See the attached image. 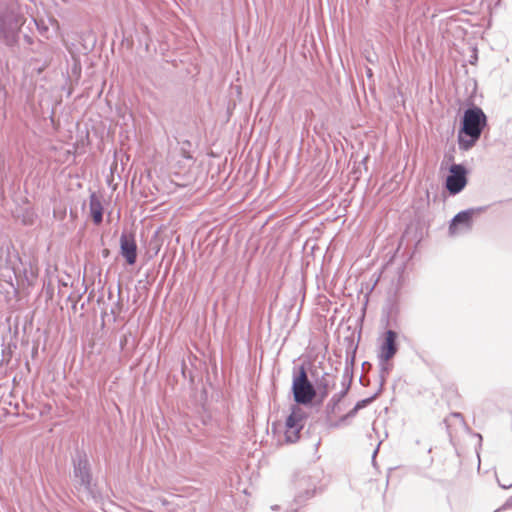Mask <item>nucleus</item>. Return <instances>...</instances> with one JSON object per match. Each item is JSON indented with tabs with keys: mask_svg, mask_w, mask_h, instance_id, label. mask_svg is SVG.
Wrapping results in <instances>:
<instances>
[{
	"mask_svg": "<svg viewBox=\"0 0 512 512\" xmlns=\"http://www.w3.org/2000/svg\"><path fill=\"white\" fill-rule=\"evenodd\" d=\"M35 23H36L37 29L39 30L40 33H43L48 30L47 26H45L44 23H38V22H35Z\"/></svg>",
	"mask_w": 512,
	"mask_h": 512,
	"instance_id": "b1692460",
	"label": "nucleus"
},
{
	"mask_svg": "<svg viewBox=\"0 0 512 512\" xmlns=\"http://www.w3.org/2000/svg\"><path fill=\"white\" fill-rule=\"evenodd\" d=\"M349 419V417H346V414L341 416L339 421L335 424H332L331 427H338L339 425L343 424L344 422H346L347 420Z\"/></svg>",
	"mask_w": 512,
	"mask_h": 512,
	"instance_id": "5701e85b",
	"label": "nucleus"
},
{
	"mask_svg": "<svg viewBox=\"0 0 512 512\" xmlns=\"http://www.w3.org/2000/svg\"><path fill=\"white\" fill-rule=\"evenodd\" d=\"M306 418L307 414L302 408L296 405L292 406L291 413L285 421V440L287 443H295L299 440Z\"/></svg>",
	"mask_w": 512,
	"mask_h": 512,
	"instance_id": "39448f33",
	"label": "nucleus"
},
{
	"mask_svg": "<svg viewBox=\"0 0 512 512\" xmlns=\"http://www.w3.org/2000/svg\"><path fill=\"white\" fill-rule=\"evenodd\" d=\"M379 365H380V374H379V377H380V385H379V388H381V390L383 389V386L386 382V378L391 370V366L388 364V362H379Z\"/></svg>",
	"mask_w": 512,
	"mask_h": 512,
	"instance_id": "a211bd4d",
	"label": "nucleus"
},
{
	"mask_svg": "<svg viewBox=\"0 0 512 512\" xmlns=\"http://www.w3.org/2000/svg\"><path fill=\"white\" fill-rule=\"evenodd\" d=\"M406 281V263L401 262L396 266V276L391 280L390 292L392 293L395 299L399 298L401 289L405 286Z\"/></svg>",
	"mask_w": 512,
	"mask_h": 512,
	"instance_id": "f8f14e48",
	"label": "nucleus"
},
{
	"mask_svg": "<svg viewBox=\"0 0 512 512\" xmlns=\"http://www.w3.org/2000/svg\"><path fill=\"white\" fill-rule=\"evenodd\" d=\"M476 0H450V22L460 20L459 15L472 14Z\"/></svg>",
	"mask_w": 512,
	"mask_h": 512,
	"instance_id": "9b49d317",
	"label": "nucleus"
},
{
	"mask_svg": "<svg viewBox=\"0 0 512 512\" xmlns=\"http://www.w3.org/2000/svg\"><path fill=\"white\" fill-rule=\"evenodd\" d=\"M440 175L442 180L443 196L445 197L448 192V154L444 153L443 160L441 162Z\"/></svg>",
	"mask_w": 512,
	"mask_h": 512,
	"instance_id": "f3484780",
	"label": "nucleus"
},
{
	"mask_svg": "<svg viewBox=\"0 0 512 512\" xmlns=\"http://www.w3.org/2000/svg\"><path fill=\"white\" fill-rule=\"evenodd\" d=\"M485 207L469 208L458 212L450 219V236L471 231L475 215L485 211Z\"/></svg>",
	"mask_w": 512,
	"mask_h": 512,
	"instance_id": "423d86ee",
	"label": "nucleus"
},
{
	"mask_svg": "<svg viewBox=\"0 0 512 512\" xmlns=\"http://www.w3.org/2000/svg\"><path fill=\"white\" fill-rule=\"evenodd\" d=\"M24 24L23 17L13 11L6 10L0 15V39L9 46L14 47L19 41V32Z\"/></svg>",
	"mask_w": 512,
	"mask_h": 512,
	"instance_id": "20e7f679",
	"label": "nucleus"
},
{
	"mask_svg": "<svg viewBox=\"0 0 512 512\" xmlns=\"http://www.w3.org/2000/svg\"><path fill=\"white\" fill-rule=\"evenodd\" d=\"M291 512H296V510H292Z\"/></svg>",
	"mask_w": 512,
	"mask_h": 512,
	"instance_id": "2f4dec72",
	"label": "nucleus"
},
{
	"mask_svg": "<svg viewBox=\"0 0 512 512\" xmlns=\"http://www.w3.org/2000/svg\"><path fill=\"white\" fill-rule=\"evenodd\" d=\"M345 376H349V382L347 383V388H343L340 392L334 394L328 403L325 406V413L327 418H330L332 415L336 414L340 411V403L343 398L347 395L350 389V383L352 381V373L349 371L348 367L345 369Z\"/></svg>",
	"mask_w": 512,
	"mask_h": 512,
	"instance_id": "9d476101",
	"label": "nucleus"
},
{
	"mask_svg": "<svg viewBox=\"0 0 512 512\" xmlns=\"http://www.w3.org/2000/svg\"><path fill=\"white\" fill-rule=\"evenodd\" d=\"M71 481L81 501L98 502L102 496L97 482L93 479L91 464L85 451L77 450L72 457Z\"/></svg>",
	"mask_w": 512,
	"mask_h": 512,
	"instance_id": "f03ea898",
	"label": "nucleus"
},
{
	"mask_svg": "<svg viewBox=\"0 0 512 512\" xmlns=\"http://www.w3.org/2000/svg\"><path fill=\"white\" fill-rule=\"evenodd\" d=\"M120 254L128 265H134L137 261L138 248L133 234L123 232L120 236Z\"/></svg>",
	"mask_w": 512,
	"mask_h": 512,
	"instance_id": "1a4fd4ad",
	"label": "nucleus"
},
{
	"mask_svg": "<svg viewBox=\"0 0 512 512\" xmlns=\"http://www.w3.org/2000/svg\"><path fill=\"white\" fill-rule=\"evenodd\" d=\"M72 309L74 312L77 310V301H74V303L72 304Z\"/></svg>",
	"mask_w": 512,
	"mask_h": 512,
	"instance_id": "bb28decb",
	"label": "nucleus"
},
{
	"mask_svg": "<svg viewBox=\"0 0 512 512\" xmlns=\"http://www.w3.org/2000/svg\"><path fill=\"white\" fill-rule=\"evenodd\" d=\"M378 449H379V448L377 447V448L374 450V452H373V457H375L376 453L378 452Z\"/></svg>",
	"mask_w": 512,
	"mask_h": 512,
	"instance_id": "c85d7f7f",
	"label": "nucleus"
},
{
	"mask_svg": "<svg viewBox=\"0 0 512 512\" xmlns=\"http://www.w3.org/2000/svg\"><path fill=\"white\" fill-rule=\"evenodd\" d=\"M330 378V375L325 373V375L316 384L318 396L317 403L319 404L328 396L330 387L335 385L334 380L331 381Z\"/></svg>",
	"mask_w": 512,
	"mask_h": 512,
	"instance_id": "2eb2a0df",
	"label": "nucleus"
},
{
	"mask_svg": "<svg viewBox=\"0 0 512 512\" xmlns=\"http://www.w3.org/2000/svg\"><path fill=\"white\" fill-rule=\"evenodd\" d=\"M298 486L299 487H304V490L303 491H299L295 495L294 501L297 504H302L306 500H308V499H310V498H312L314 496L315 490H316V483L314 481H311L310 477H308V478H306V477L301 478L298 481Z\"/></svg>",
	"mask_w": 512,
	"mask_h": 512,
	"instance_id": "ddd939ff",
	"label": "nucleus"
},
{
	"mask_svg": "<svg viewBox=\"0 0 512 512\" xmlns=\"http://www.w3.org/2000/svg\"><path fill=\"white\" fill-rule=\"evenodd\" d=\"M477 82L473 78H466L462 86H455L457 102L464 105L459 120L457 143L461 151L471 150L480 140L482 133L488 128V117L483 109L475 104Z\"/></svg>",
	"mask_w": 512,
	"mask_h": 512,
	"instance_id": "f257e3e1",
	"label": "nucleus"
},
{
	"mask_svg": "<svg viewBox=\"0 0 512 512\" xmlns=\"http://www.w3.org/2000/svg\"><path fill=\"white\" fill-rule=\"evenodd\" d=\"M450 154V196L462 192L468 184L469 169L463 163H452Z\"/></svg>",
	"mask_w": 512,
	"mask_h": 512,
	"instance_id": "0eeeda50",
	"label": "nucleus"
},
{
	"mask_svg": "<svg viewBox=\"0 0 512 512\" xmlns=\"http://www.w3.org/2000/svg\"><path fill=\"white\" fill-rule=\"evenodd\" d=\"M89 211L94 224H101L104 209L99 196L95 192H92L89 196Z\"/></svg>",
	"mask_w": 512,
	"mask_h": 512,
	"instance_id": "4468645a",
	"label": "nucleus"
},
{
	"mask_svg": "<svg viewBox=\"0 0 512 512\" xmlns=\"http://www.w3.org/2000/svg\"><path fill=\"white\" fill-rule=\"evenodd\" d=\"M183 144L190 145V142L189 141H185Z\"/></svg>",
	"mask_w": 512,
	"mask_h": 512,
	"instance_id": "7c9ffc66",
	"label": "nucleus"
},
{
	"mask_svg": "<svg viewBox=\"0 0 512 512\" xmlns=\"http://www.w3.org/2000/svg\"><path fill=\"white\" fill-rule=\"evenodd\" d=\"M359 409H357L356 406H354L348 413H346V417L353 418L358 413Z\"/></svg>",
	"mask_w": 512,
	"mask_h": 512,
	"instance_id": "4be33fe9",
	"label": "nucleus"
},
{
	"mask_svg": "<svg viewBox=\"0 0 512 512\" xmlns=\"http://www.w3.org/2000/svg\"><path fill=\"white\" fill-rule=\"evenodd\" d=\"M46 65H47V63H45L42 67L37 68L39 74L43 71V69L46 67Z\"/></svg>",
	"mask_w": 512,
	"mask_h": 512,
	"instance_id": "a878e982",
	"label": "nucleus"
},
{
	"mask_svg": "<svg viewBox=\"0 0 512 512\" xmlns=\"http://www.w3.org/2000/svg\"><path fill=\"white\" fill-rule=\"evenodd\" d=\"M443 423H444V424L446 425V427L448 428V418H447V417H445V418L443 419Z\"/></svg>",
	"mask_w": 512,
	"mask_h": 512,
	"instance_id": "cd10ccee",
	"label": "nucleus"
},
{
	"mask_svg": "<svg viewBox=\"0 0 512 512\" xmlns=\"http://www.w3.org/2000/svg\"><path fill=\"white\" fill-rule=\"evenodd\" d=\"M476 50H473V54L471 55L470 63L473 64L477 60Z\"/></svg>",
	"mask_w": 512,
	"mask_h": 512,
	"instance_id": "393cba45",
	"label": "nucleus"
},
{
	"mask_svg": "<svg viewBox=\"0 0 512 512\" xmlns=\"http://www.w3.org/2000/svg\"><path fill=\"white\" fill-rule=\"evenodd\" d=\"M497 483L502 489L512 488V482H502L499 478H497Z\"/></svg>",
	"mask_w": 512,
	"mask_h": 512,
	"instance_id": "412c9836",
	"label": "nucleus"
},
{
	"mask_svg": "<svg viewBox=\"0 0 512 512\" xmlns=\"http://www.w3.org/2000/svg\"><path fill=\"white\" fill-rule=\"evenodd\" d=\"M397 339L398 333L395 330L388 329L385 331L378 351L379 362H388L397 354Z\"/></svg>",
	"mask_w": 512,
	"mask_h": 512,
	"instance_id": "6e6552de",
	"label": "nucleus"
},
{
	"mask_svg": "<svg viewBox=\"0 0 512 512\" xmlns=\"http://www.w3.org/2000/svg\"><path fill=\"white\" fill-rule=\"evenodd\" d=\"M183 155H184V157H186V158H190V156H189V155H186V153H185V151H184V150H183Z\"/></svg>",
	"mask_w": 512,
	"mask_h": 512,
	"instance_id": "c756f323",
	"label": "nucleus"
},
{
	"mask_svg": "<svg viewBox=\"0 0 512 512\" xmlns=\"http://www.w3.org/2000/svg\"><path fill=\"white\" fill-rule=\"evenodd\" d=\"M512 508V496L506 500V502L497 510H506Z\"/></svg>",
	"mask_w": 512,
	"mask_h": 512,
	"instance_id": "aec40b11",
	"label": "nucleus"
},
{
	"mask_svg": "<svg viewBox=\"0 0 512 512\" xmlns=\"http://www.w3.org/2000/svg\"><path fill=\"white\" fill-rule=\"evenodd\" d=\"M455 431L470 432V427L467 425L464 416L460 412H450V429Z\"/></svg>",
	"mask_w": 512,
	"mask_h": 512,
	"instance_id": "dca6fc26",
	"label": "nucleus"
},
{
	"mask_svg": "<svg viewBox=\"0 0 512 512\" xmlns=\"http://www.w3.org/2000/svg\"><path fill=\"white\" fill-rule=\"evenodd\" d=\"M291 392L295 403L298 405H311L317 396L316 387L309 380L303 364L293 369Z\"/></svg>",
	"mask_w": 512,
	"mask_h": 512,
	"instance_id": "7ed1b4c3",
	"label": "nucleus"
},
{
	"mask_svg": "<svg viewBox=\"0 0 512 512\" xmlns=\"http://www.w3.org/2000/svg\"><path fill=\"white\" fill-rule=\"evenodd\" d=\"M381 388L378 389L377 392H375L372 396L370 397H367L365 399H362L360 401H358L355 406L357 407V409L361 410L365 407H367L369 404H371L381 393Z\"/></svg>",
	"mask_w": 512,
	"mask_h": 512,
	"instance_id": "6ab92c4d",
	"label": "nucleus"
}]
</instances>
